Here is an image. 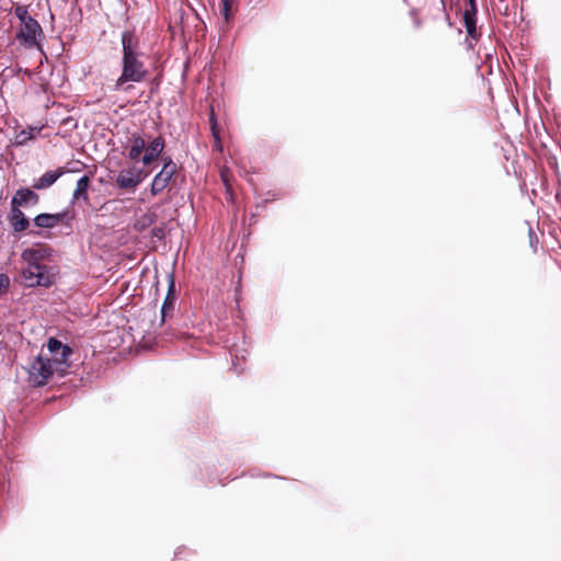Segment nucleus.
I'll use <instances>...</instances> for the list:
<instances>
[{"mask_svg": "<svg viewBox=\"0 0 561 561\" xmlns=\"http://www.w3.org/2000/svg\"><path fill=\"white\" fill-rule=\"evenodd\" d=\"M121 76L112 85L114 92H128L134 83L145 81L149 70L145 64V53L140 49V41L134 31L122 33Z\"/></svg>", "mask_w": 561, "mask_h": 561, "instance_id": "nucleus-1", "label": "nucleus"}, {"mask_svg": "<svg viewBox=\"0 0 561 561\" xmlns=\"http://www.w3.org/2000/svg\"><path fill=\"white\" fill-rule=\"evenodd\" d=\"M50 270L51 268L46 265L26 266L22 271V278L25 286L49 287L55 280V275Z\"/></svg>", "mask_w": 561, "mask_h": 561, "instance_id": "nucleus-2", "label": "nucleus"}, {"mask_svg": "<svg viewBox=\"0 0 561 561\" xmlns=\"http://www.w3.org/2000/svg\"><path fill=\"white\" fill-rule=\"evenodd\" d=\"M477 12L476 0H468V8H466L462 13V22L467 31L466 43L470 49H473L481 36V33L477 28Z\"/></svg>", "mask_w": 561, "mask_h": 561, "instance_id": "nucleus-3", "label": "nucleus"}, {"mask_svg": "<svg viewBox=\"0 0 561 561\" xmlns=\"http://www.w3.org/2000/svg\"><path fill=\"white\" fill-rule=\"evenodd\" d=\"M28 374L35 386H45L50 377L57 375V370H55V366L49 358L37 356L32 362Z\"/></svg>", "mask_w": 561, "mask_h": 561, "instance_id": "nucleus-4", "label": "nucleus"}, {"mask_svg": "<svg viewBox=\"0 0 561 561\" xmlns=\"http://www.w3.org/2000/svg\"><path fill=\"white\" fill-rule=\"evenodd\" d=\"M43 36L42 26L34 18L21 23L16 34L18 41L27 47H38Z\"/></svg>", "mask_w": 561, "mask_h": 561, "instance_id": "nucleus-5", "label": "nucleus"}, {"mask_svg": "<svg viewBox=\"0 0 561 561\" xmlns=\"http://www.w3.org/2000/svg\"><path fill=\"white\" fill-rule=\"evenodd\" d=\"M73 219V216L69 211H62L57 214H39L34 218V224L39 228H54L59 224L68 225Z\"/></svg>", "mask_w": 561, "mask_h": 561, "instance_id": "nucleus-6", "label": "nucleus"}, {"mask_svg": "<svg viewBox=\"0 0 561 561\" xmlns=\"http://www.w3.org/2000/svg\"><path fill=\"white\" fill-rule=\"evenodd\" d=\"M142 171L136 168L123 170L116 178V185L123 190H134L142 181Z\"/></svg>", "mask_w": 561, "mask_h": 561, "instance_id": "nucleus-7", "label": "nucleus"}, {"mask_svg": "<svg viewBox=\"0 0 561 561\" xmlns=\"http://www.w3.org/2000/svg\"><path fill=\"white\" fill-rule=\"evenodd\" d=\"M164 149V139L161 136L152 139L148 146H146L145 154L141 158V161L145 165L152 163Z\"/></svg>", "mask_w": 561, "mask_h": 561, "instance_id": "nucleus-8", "label": "nucleus"}, {"mask_svg": "<svg viewBox=\"0 0 561 561\" xmlns=\"http://www.w3.org/2000/svg\"><path fill=\"white\" fill-rule=\"evenodd\" d=\"M39 196L31 188H20L11 199V206L22 207L27 204L36 205Z\"/></svg>", "mask_w": 561, "mask_h": 561, "instance_id": "nucleus-9", "label": "nucleus"}, {"mask_svg": "<svg viewBox=\"0 0 561 561\" xmlns=\"http://www.w3.org/2000/svg\"><path fill=\"white\" fill-rule=\"evenodd\" d=\"M9 222L15 232L25 231L30 226L28 219L18 206H11Z\"/></svg>", "mask_w": 561, "mask_h": 561, "instance_id": "nucleus-10", "label": "nucleus"}, {"mask_svg": "<svg viewBox=\"0 0 561 561\" xmlns=\"http://www.w3.org/2000/svg\"><path fill=\"white\" fill-rule=\"evenodd\" d=\"M65 173L62 168H58L55 171H47L41 178L34 181L33 187L35 190H45L50 187L62 174Z\"/></svg>", "mask_w": 561, "mask_h": 561, "instance_id": "nucleus-11", "label": "nucleus"}, {"mask_svg": "<svg viewBox=\"0 0 561 561\" xmlns=\"http://www.w3.org/2000/svg\"><path fill=\"white\" fill-rule=\"evenodd\" d=\"M146 140L137 134H133L129 138L128 158L138 161L142 151L146 149Z\"/></svg>", "mask_w": 561, "mask_h": 561, "instance_id": "nucleus-12", "label": "nucleus"}, {"mask_svg": "<svg viewBox=\"0 0 561 561\" xmlns=\"http://www.w3.org/2000/svg\"><path fill=\"white\" fill-rule=\"evenodd\" d=\"M71 353V348L69 346H65L61 352H58V354L50 359L58 376H64L66 374V370L69 367L68 359Z\"/></svg>", "mask_w": 561, "mask_h": 561, "instance_id": "nucleus-13", "label": "nucleus"}, {"mask_svg": "<svg viewBox=\"0 0 561 561\" xmlns=\"http://www.w3.org/2000/svg\"><path fill=\"white\" fill-rule=\"evenodd\" d=\"M90 186V178L88 175H83L77 181L76 188L72 193V203L77 201H89L88 188Z\"/></svg>", "mask_w": 561, "mask_h": 561, "instance_id": "nucleus-14", "label": "nucleus"}, {"mask_svg": "<svg viewBox=\"0 0 561 561\" xmlns=\"http://www.w3.org/2000/svg\"><path fill=\"white\" fill-rule=\"evenodd\" d=\"M174 304H175L174 280H173V278H171L169 291L167 294V297H165L162 308H161V314H162L163 321L165 320V318L169 314H171L173 312Z\"/></svg>", "mask_w": 561, "mask_h": 561, "instance_id": "nucleus-15", "label": "nucleus"}, {"mask_svg": "<svg viewBox=\"0 0 561 561\" xmlns=\"http://www.w3.org/2000/svg\"><path fill=\"white\" fill-rule=\"evenodd\" d=\"M43 129V126L41 127H27L26 129H22L21 131L16 133L14 145L15 146H24L27 144L28 140L34 139L36 135Z\"/></svg>", "mask_w": 561, "mask_h": 561, "instance_id": "nucleus-16", "label": "nucleus"}, {"mask_svg": "<svg viewBox=\"0 0 561 561\" xmlns=\"http://www.w3.org/2000/svg\"><path fill=\"white\" fill-rule=\"evenodd\" d=\"M171 179L172 178H170L169 175H165L162 172H159L152 181L151 193L153 195H158L159 193H161L168 186Z\"/></svg>", "mask_w": 561, "mask_h": 561, "instance_id": "nucleus-17", "label": "nucleus"}, {"mask_svg": "<svg viewBox=\"0 0 561 561\" xmlns=\"http://www.w3.org/2000/svg\"><path fill=\"white\" fill-rule=\"evenodd\" d=\"M157 220V214L153 211H147L142 214L135 222V229L138 231L145 230L146 228L153 225Z\"/></svg>", "mask_w": 561, "mask_h": 561, "instance_id": "nucleus-18", "label": "nucleus"}, {"mask_svg": "<svg viewBox=\"0 0 561 561\" xmlns=\"http://www.w3.org/2000/svg\"><path fill=\"white\" fill-rule=\"evenodd\" d=\"M425 9L433 18H437L445 13L444 0H425Z\"/></svg>", "mask_w": 561, "mask_h": 561, "instance_id": "nucleus-19", "label": "nucleus"}, {"mask_svg": "<svg viewBox=\"0 0 561 561\" xmlns=\"http://www.w3.org/2000/svg\"><path fill=\"white\" fill-rule=\"evenodd\" d=\"M209 122H210L211 134H213V137H214V140H215L214 147L218 151H222V145H221V141H220L219 130H218V127H217V121H216L214 112L210 113Z\"/></svg>", "mask_w": 561, "mask_h": 561, "instance_id": "nucleus-20", "label": "nucleus"}, {"mask_svg": "<svg viewBox=\"0 0 561 561\" xmlns=\"http://www.w3.org/2000/svg\"><path fill=\"white\" fill-rule=\"evenodd\" d=\"M22 260L27 264V266L33 265H43L37 257L35 249H25L21 254Z\"/></svg>", "mask_w": 561, "mask_h": 561, "instance_id": "nucleus-21", "label": "nucleus"}, {"mask_svg": "<svg viewBox=\"0 0 561 561\" xmlns=\"http://www.w3.org/2000/svg\"><path fill=\"white\" fill-rule=\"evenodd\" d=\"M66 345H64L60 341H58L55 337H50L47 343V348L50 352V354L56 356L58 352H61Z\"/></svg>", "mask_w": 561, "mask_h": 561, "instance_id": "nucleus-22", "label": "nucleus"}, {"mask_svg": "<svg viewBox=\"0 0 561 561\" xmlns=\"http://www.w3.org/2000/svg\"><path fill=\"white\" fill-rule=\"evenodd\" d=\"M14 15L20 20L21 23L25 22L27 19H32L28 14L27 7L18 4L14 8Z\"/></svg>", "mask_w": 561, "mask_h": 561, "instance_id": "nucleus-23", "label": "nucleus"}, {"mask_svg": "<svg viewBox=\"0 0 561 561\" xmlns=\"http://www.w3.org/2000/svg\"><path fill=\"white\" fill-rule=\"evenodd\" d=\"M528 242H529V247L533 250V252L537 253L539 239H538L536 231L531 227L528 228Z\"/></svg>", "mask_w": 561, "mask_h": 561, "instance_id": "nucleus-24", "label": "nucleus"}, {"mask_svg": "<svg viewBox=\"0 0 561 561\" xmlns=\"http://www.w3.org/2000/svg\"><path fill=\"white\" fill-rule=\"evenodd\" d=\"M178 171V165L171 159L164 162L163 168L160 172L172 178Z\"/></svg>", "mask_w": 561, "mask_h": 561, "instance_id": "nucleus-25", "label": "nucleus"}, {"mask_svg": "<svg viewBox=\"0 0 561 561\" xmlns=\"http://www.w3.org/2000/svg\"><path fill=\"white\" fill-rule=\"evenodd\" d=\"M231 2H232V0H221V3H220V12L225 16L226 21L229 20V12H230V9H231Z\"/></svg>", "mask_w": 561, "mask_h": 561, "instance_id": "nucleus-26", "label": "nucleus"}, {"mask_svg": "<svg viewBox=\"0 0 561 561\" xmlns=\"http://www.w3.org/2000/svg\"><path fill=\"white\" fill-rule=\"evenodd\" d=\"M10 279L7 275L0 274V295L4 294L9 287Z\"/></svg>", "mask_w": 561, "mask_h": 561, "instance_id": "nucleus-27", "label": "nucleus"}, {"mask_svg": "<svg viewBox=\"0 0 561 561\" xmlns=\"http://www.w3.org/2000/svg\"><path fill=\"white\" fill-rule=\"evenodd\" d=\"M152 237H156L159 240H162L165 236L164 227H154L151 231Z\"/></svg>", "mask_w": 561, "mask_h": 561, "instance_id": "nucleus-28", "label": "nucleus"}, {"mask_svg": "<svg viewBox=\"0 0 561 561\" xmlns=\"http://www.w3.org/2000/svg\"><path fill=\"white\" fill-rule=\"evenodd\" d=\"M35 252L39 261H43L45 257L49 255L50 250L48 248H38L35 249Z\"/></svg>", "mask_w": 561, "mask_h": 561, "instance_id": "nucleus-29", "label": "nucleus"}, {"mask_svg": "<svg viewBox=\"0 0 561 561\" xmlns=\"http://www.w3.org/2000/svg\"><path fill=\"white\" fill-rule=\"evenodd\" d=\"M221 178H222V181L225 182V184L228 185V179H227V174L225 171L221 172Z\"/></svg>", "mask_w": 561, "mask_h": 561, "instance_id": "nucleus-30", "label": "nucleus"}]
</instances>
